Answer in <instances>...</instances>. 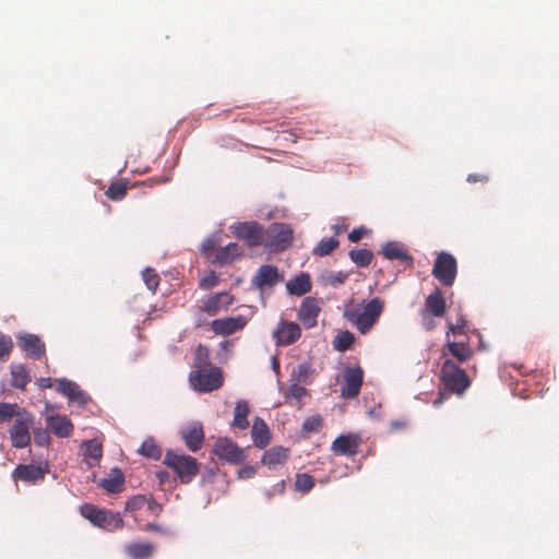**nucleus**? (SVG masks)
I'll list each match as a JSON object with an SVG mask.
<instances>
[{"instance_id": "obj_1", "label": "nucleus", "mask_w": 559, "mask_h": 559, "mask_svg": "<svg viewBox=\"0 0 559 559\" xmlns=\"http://www.w3.org/2000/svg\"><path fill=\"white\" fill-rule=\"evenodd\" d=\"M385 302L379 297L364 300L360 304H349L344 309V318L356 330L365 335L370 332L384 310Z\"/></svg>"}, {"instance_id": "obj_2", "label": "nucleus", "mask_w": 559, "mask_h": 559, "mask_svg": "<svg viewBox=\"0 0 559 559\" xmlns=\"http://www.w3.org/2000/svg\"><path fill=\"white\" fill-rule=\"evenodd\" d=\"M440 380L449 393L462 396L471 386V379L466 371L451 358L443 360L440 369Z\"/></svg>"}, {"instance_id": "obj_3", "label": "nucleus", "mask_w": 559, "mask_h": 559, "mask_svg": "<svg viewBox=\"0 0 559 559\" xmlns=\"http://www.w3.org/2000/svg\"><path fill=\"white\" fill-rule=\"evenodd\" d=\"M80 513L93 525L108 532H115L124 526V522L119 513H114L107 509H100L91 503H84L80 508Z\"/></svg>"}, {"instance_id": "obj_4", "label": "nucleus", "mask_w": 559, "mask_h": 559, "mask_svg": "<svg viewBox=\"0 0 559 559\" xmlns=\"http://www.w3.org/2000/svg\"><path fill=\"white\" fill-rule=\"evenodd\" d=\"M164 464L177 474L182 484L191 483L200 471L194 457L171 450L166 452Z\"/></svg>"}, {"instance_id": "obj_5", "label": "nucleus", "mask_w": 559, "mask_h": 559, "mask_svg": "<svg viewBox=\"0 0 559 559\" xmlns=\"http://www.w3.org/2000/svg\"><path fill=\"white\" fill-rule=\"evenodd\" d=\"M189 381L194 390L207 393L218 390L223 385L224 379L221 368L209 366L192 371Z\"/></svg>"}, {"instance_id": "obj_6", "label": "nucleus", "mask_w": 559, "mask_h": 559, "mask_svg": "<svg viewBox=\"0 0 559 559\" xmlns=\"http://www.w3.org/2000/svg\"><path fill=\"white\" fill-rule=\"evenodd\" d=\"M293 240V229L284 223H272L264 228V247L274 252L286 250Z\"/></svg>"}, {"instance_id": "obj_7", "label": "nucleus", "mask_w": 559, "mask_h": 559, "mask_svg": "<svg viewBox=\"0 0 559 559\" xmlns=\"http://www.w3.org/2000/svg\"><path fill=\"white\" fill-rule=\"evenodd\" d=\"M457 271L455 258L448 253L441 252L437 255L432 269V275L444 286H452Z\"/></svg>"}, {"instance_id": "obj_8", "label": "nucleus", "mask_w": 559, "mask_h": 559, "mask_svg": "<svg viewBox=\"0 0 559 559\" xmlns=\"http://www.w3.org/2000/svg\"><path fill=\"white\" fill-rule=\"evenodd\" d=\"M233 233L248 247H264V227L258 222H242L233 226Z\"/></svg>"}, {"instance_id": "obj_9", "label": "nucleus", "mask_w": 559, "mask_h": 559, "mask_svg": "<svg viewBox=\"0 0 559 559\" xmlns=\"http://www.w3.org/2000/svg\"><path fill=\"white\" fill-rule=\"evenodd\" d=\"M33 426V416L25 415L16 418L9 430L12 447L24 449L31 443V428Z\"/></svg>"}, {"instance_id": "obj_10", "label": "nucleus", "mask_w": 559, "mask_h": 559, "mask_svg": "<svg viewBox=\"0 0 559 559\" xmlns=\"http://www.w3.org/2000/svg\"><path fill=\"white\" fill-rule=\"evenodd\" d=\"M474 355L473 347L464 341H452L449 337V333L445 334V343L442 347L441 358L455 359L457 362L463 364L469 360Z\"/></svg>"}, {"instance_id": "obj_11", "label": "nucleus", "mask_w": 559, "mask_h": 559, "mask_svg": "<svg viewBox=\"0 0 559 559\" xmlns=\"http://www.w3.org/2000/svg\"><path fill=\"white\" fill-rule=\"evenodd\" d=\"M213 453L230 464L242 463L246 459L243 450L228 438H219L214 444Z\"/></svg>"}, {"instance_id": "obj_12", "label": "nucleus", "mask_w": 559, "mask_h": 559, "mask_svg": "<svg viewBox=\"0 0 559 559\" xmlns=\"http://www.w3.org/2000/svg\"><path fill=\"white\" fill-rule=\"evenodd\" d=\"M301 336V329L298 323L281 320L272 333L277 346H289L296 343Z\"/></svg>"}, {"instance_id": "obj_13", "label": "nucleus", "mask_w": 559, "mask_h": 559, "mask_svg": "<svg viewBox=\"0 0 559 559\" xmlns=\"http://www.w3.org/2000/svg\"><path fill=\"white\" fill-rule=\"evenodd\" d=\"M249 319L242 314L215 319L210 323L211 330L216 335L229 336L241 331L248 324Z\"/></svg>"}, {"instance_id": "obj_14", "label": "nucleus", "mask_w": 559, "mask_h": 559, "mask_svg": "<svg viewBox=\"0 0 559 559\" xmlns=\"http://www.w3.org/2000/svg\"><path fill=\"white\" fill-rule=\"evenodd\" d=\"M364 380V370L360 367L346 368L344 381L341 388V396L344 399H354L359 392Z\"/></svg>"}, {"instance_id": "obj_15", "label": "nucleus", "mask_w": 559, "mask_h": 559, "mask_svg": "<svg viewBox=\"0 0 559 559\" xmlns=\"http://www.w3.org/2000/svg\"><path fill=\"white\" fill-rule=\"evenodd\" d=\"M233 296L227 292H221L211 294L205 297L202 301V306L199 307V314L206 313L210 317L217 314L223 309H228L233 304Z\"/></svg>"}, {"instance_id": "obj_16", "label": "nucleus", "mask_w": 559, "mask_h": 559, "mask_svg": "<svg viewBox=\"0 0 559 559\" xmlns=\"http://www.w3.org/2000/svg\"><path fill=\"white\" fill-rule=\"evenodd\" d=\"M57 391L80 406H85L91 402V396L84 392L78 383L66 378L57 379Z\"/></svg>"}, {"instance_id": "obj_17", "label": "nucleus", "mask_w": 559, "mask_h": 559, "mask_svg": "<svg viewBox=\"0 0 559 559\" xmlns=\"http://www.w3.org/2000/svg\"><path fill=\"white\" fill-rule=\"evenodd\" d=\"M17 346L31 358L40 359L46 354L45 343L35 334L23 333L16 336Z\"/></svg>"}, {"instance_id": "obj_18", "label": "nucleus", "mask_w": 559, "mask_h": 559, "mask_svg": "<svg viewBox=\"0 0 559 559\" xmlns=\"http://www.w3.org/2000/svg\"><path fill=\"white\" fill-rule=\"evenodd\" d=\"M281 281L278 269L271 264L261 265L252 277V285L261 292L271 289Z\"/></svg>"}, {"instance_id": "obj_19", "label": "nucleus", "mask_w": 559, "mask_h": 559, "mask_svg": "<svg viewBox=\"0 0 559 559\" xmlns=\"http://www.w3.org/2000/svg\"><path fill=\"white\" fill-rule=\"evenodd\" d=\"M360 437L357 433L338 436L331 444V450L336 455L354 456L358 452Z\"/></svg>"}, {"instance_id": "obj_20", "label": "nucleus", "mask_w": 559, "mask_h": 559, "mask_svg": "<svg viewBox=\"0 0 559 559\" xmlns=\"http://www.w3.org/2000/svg\"><path fill=\"white\" fill-rule=\"evenodd\" d=\"M321 311L319 301L314 297H306L298 310V319L305 328L310 329L317 324V318Z\"/></svg>"}, {"instance_id": "obj_21", "label": "nucleus", "mask_w": 559, "mask_h": 559, "mask_svg": "<svg viewBox=\"0 0 559 559\" xmlns=\"http://www.w3.org/2000/svg\"><path fill=\"white\" fill-rule=\"evenodd\" d=\"M180 435L190 451L197 452L202 448L204 431L200 423H192L187 428L182 429Z\"/></svg>"}, {"instance_id": "obj_22", "label": "nucleus", "mask_w": 559, "mask_h": 559, "mask_svg": "<svg viewBox=\"0 0 559 559\" xmlns=\"http://www.w3.org/2000/svg\"><path fill=\"white\" fill-rule=\"evenodd\" d=\"M380 252L388 260H397L405 265L413 264V257L408 253L405 247L397 241H388L382 247Z\"/></svg>"}, {"instance_id": "obj_23", "label": "nucleus", "mask_w": 559, "mask_h": 559, "mask_svg": "<svg viewBox=\"0 0 559 559\" xmlns=\"http://www.w3.org/2000/svg\"><path fill=\"white\" fill-rule=\"evenodd\" d=\"M47 428L58 438H67L72 433L73 425L64 415H50L46 418Z\"/></svg>"}, {"instance_id": "obj_24", "label": "nucleus", "mask_w": 559, "mask_h": 559, "mask_svg": "<svg viewBox=\"0 0 559 559\" xmlns=\"http://www.w3.org/2000/svg\"><path fill=\"white\" fill-rule=\"evenodd\" d=\"M445 300L440 289H435L425 300V307L421 310L432 314L433 317L441 318L445 312Z\"/></svg>"}, {"instance_id": "obj_25", "label": "nucleus", "mask_w": 559, "mask_h": 559, "mask_svg": "<svg viewBox=\"0 0 559 559\" xmlns=\"http://www.w3.org/2000/svg\"><path fill=\"white\" fill-rule=\"evenodd\" d=\"M251 438L257 448H265L271 442V433L266 423L255 417L251 428Z\"/></svg>"}, {"instance_id": "obj_26", "label": "nucleus", "mask_w": 559, "mask_h": 559, "mask_svg": "<svg viewBox=\"0 0 559 559\" xmlns=\"http://www.w3.org/2000/svg\"><path fill=\"white\" fill-rule=\"evenodd\" d=\"M14 479H20L26 483H36L43 480L45 477V471L35 465L20 464L12 473Z\"/></svg>"}, {"instance_id": "obj_27", "label": "nucleus", "mask_w": 559, "mask_h": 559, "mask_svg": "<svg viewBox=\"0 0 559 559\" xmlns=\"http://www.w3.org/2000/svg\"><path fill=\"white\" fill-rule=\"evenodd\" d=\"M289 450L287 448L276 445L266 450L262 456V463L270 468L284 465L288 460Z\"/></svg>"}, {"instance_id": "obj_28", "label": "nucleus", "mask_w": 559, "mask_h": 559, "mask_svg": "<svg viewBox=\"0 0 559 559\" xmlns=\"http://www.w3.org/2000/svg\"><path fill=\"white\" fill-rule=\"evenodd\" d=\"M155 546L152 543H129L124 546V552L131 559H148L153 556Z\"/></svg>"}, {"instance_id": "obj_29", "label": "nucleus", "mask_w": 559, "mask_h": 559, "mask_svg": "<svg viewBox=\"0 0 559 559\" xmlns=\"http://www.w3.org/2000/svg\"><path fill=\"white\" fill-rule=\"evenodd\" d=\"M242 250L238 243L230 242L224 247H219L218 251L213 258L214 264H228L231 263L237 257L241 255Z\"/></svg>"}, {"instance_id": "obj_30", "label": "nucleus", "mask_w": 559, "mask_h": 559, "mask_svg": "<svg viewBox=\"0 0 559 559\" xmlns=\"http://www.w3.org/2000/svg\"><path fill=\"white\" fill-rule=\"evenodd\" d=\"M286 289L290 295L302 296L311 290L310 276L307 273H300L286 284Z\"/></svg>"}, {"instance_id": "obj_31", "label": "nucleus", "mask_w": 559, "mask_h": 559, "mask_svg": "<svg viewBox=\"0 0 559 559\" xmlns=\"http://www.w3.org/2000/svg\"><path fill=\"white\" fill-rule=\"evenodd\" d=\"M103 455L102 444L95 440H88L84 443V456L90 467L98 464Z\"/></svg>"}, {"instance_id": "obj_32", "label": "nucleus", "mask_w": 559, "mask_h": 559, "mask_svg": "<svg viewBox=\"0 0 559 559\" xmlns=\"http://www.w3.org/2000/svg\"><path fill=\"white\" fill-rule=\"evenodd\" d=\"M249 406L246 401L237 402L234 409V419L233 426L239 428L241 430L247 429L249 427L248 420Z\"/></svg>"}, {"instance_id": "obj_33", "label": "nucleus", "mask_w": 559, "mask_h": 559, "mask_svg": "<svg viewBox=\"0 0 559 559\" xmlns=\"http://www.w3.org/2000/svg\"><path fill=\"white\" fill-rule=\"evenodd\" d=\"M11 385L16 389H25L27 383L31 381V377L25 366L23 365H12L11 366Z\"/></svg>"}, {"instance_id": "obj_34", "label": "nucleus", "mask_w": 559, "mask_h": 559, "mask_svg": "<svg viewBox=\"0 0 559 559\" xmlns=\"http://www.w3.org/2000/svg\"><path fill=\"white\" fill-rule=\"evenodd\" d=\"M114 475L99 481L100 487L111 493L119 492L123 486L124 477L121 471L114 469Z\"/></svg>"}, {"instance_id": "obj_35", "label": "nucleus", "mask_w": 559, "mask_h": 559, "mask_svg": "<svg viewBox=\"0 0 559 559\" xmlns=\"http://www.w3.org/2000/svg\"><path fill=\"white\" fill-rule=\"evenodd\" d=\"M349 258L357 266L366 267L371 263L373 253L368 249H354L349 251Z\"/></svg>"}, {"instance_id": "obj_36", "label": "nucleus", "mask_w": 559, "mask_h": 559, "mask_svg": "<svg viewBox=\"0 0 559 559\" xmlns=\"http://www.w3.org/2000/svg\"><path fill=\"white\" fill-rule=\"evenodd\" d=\"M338 240L334 237L323 238L313 249V253L318 257L329 255L338 247Z\"/></svg>"}, {"instance_id": "obj_37", "label": "nucleus", "mask_w": 559, "mask_h": 559, "mask_svg": "<svg viewBox=\"0 0 559 559\" xmlns=\"http://www.w3.org/2000/svg\"><path fill=\"white\" fill-rule=\"evenodd\" d=\"M355 341V336L349 331H342L333 340V346L340 352L347 350Z\"/></svg>"}, {"instance_id": "obj_38", "label": "nucleus", "mask_w": 559, "mask_h": 559, "mask_svg": "<svg viewBox=\"0 0 559 559\" xmlns=\"http://www.w3.org/2000/svg\"><path fill=\"white\" fill-rule=\"evenodd\" d=\"M106 195L108 199L112 201H120L127 195V182L123 180H119L116 182H112L107 191Z\"/></svg>"}, {"instance_id": "obj_39", "label": "nucleus", "mask_w": 559, "mask_h": 559, "mask_svg": "<svg viewBox=\"0 0 559 559\" xmlns=\"http://www.w3.org/2000/svg\"><path fill=\"white\" fill-rule=\"evenodd\" d=\"M219 249V240L217 237L212 236L205 239L201 247L202 254L213 263V258H215V253Z\"/></svg>"}, {"instance_id": "obj_40", "label": "nucleus", "mask_w": 559, "mask_h": 559, "mask_svg": "<svg viewBox=\"0 0 559 559\" xmlns=\"http://www.w3.org/2000/svg\"><path fill=\"white\" fill-rule=\"evenodd\" d=\"M140 453L142 455L153 459V460H158L162 456L160 448L156 444V442L152 438L146 439L142 443V445L140 448Z\"/></svg>"}, {"instance_id": "obj_41", "label": "nucleus", "mask_w": 559, "mask_h": 559, "mask_svg": "<svg viewBox=\"0 0 559 559\" xmlns=\"http://www.w3.org/2000/svg\"><path fill=\"white\" fill-rule=\"evenodd\" d=\"M311 367L308 362L299 364L290 374L295 383H306L309 379Z\"/></svg>"}, {"instance_id": "obj_42", "label": "nucleus", "mask_w": 559, "mask_h": 559, "mask_svg": "<svg viewBox=\"0 0 559 559\" xmlns=\"http://www.w3.org/2000/svg\"><path fill=\"white\" fill-rule=\"evenodd\" d=\"M142 278H143L145 285L147 286V288L152 293H155L159 285L158 273L152 267H146L142 271Z\"/></svg>"}, {"instance_id": "obj_43", "label": "nucleus", "mask_w": 559, "mask_h": 559, "mask_svg": "<svg viewBox=\"0 0 559 559\" xmlns=\"http://www.w3.org/2000/svg\"><path fill=\"white\" fill-rule=\"evenodd\" d=\"M307 395H308L307 389H305L304 386H301V385H299L298 383H295V382L284 393V396L287 400L288 399L295 400L299 406L301 405L302 399L305 396H307Z\"/></svg>"}, {"instance_id": "obj_44", "label": "nucleus", "mask_w": 559, "mask_h": 559, "mask_svg": "<svg viewBox=\"0 0 559 559\" xmlns=\"http://www.w3.org/2000/svg\"><path fill=\"white\" fill-rule=\"evenodd\" d=\"M296 489L301 492L310 491L314 486V479L309 474H298L295 481Z\"/></svg>"}, {"instance_id": "obj_45", "label": "nucleus", "mask_w": 559, "mask_h": 559, "mask_svg": "<svg viewBox=\"0 0 559 559\" xmlns=\"http://www.w3.org/2000/svg\"><path fill=\"white\" fill-rule=\"evenodd\" d=\"M322 427V418L320 416H310L302 424V430L307 433L318 432Z\"/></svg>"}, {"instance_id": "obj_46", "label": "nucleus", "mask_w": 559, "mask_h": 559, "mask_svg": "<svg viewBox=\"0 0 559 559\" xmlns=\"http://www.w3.org/2000/svg\"><path fill=\"white\" fill-rule=\"evenodd\" d=\"M466 325H467V321L461 316L457 320H456V323H452L450 321H448V332L449 335L450 334H453V335H464L466 333Z\"/></svg>"}, {"instance_id": "obj_47", "label": "nucleus", "mask_w": 559, "mask_h": 559, "mask_svg": "<svg viewBox=\"0 0 559 559\" xmlns=\"http://www.w3.org/2000/svg\"><path fill=\"white\" fill-rule=\"evenodd\" d=\"M16 415V405L0 403V424L9 421Z\"/></svg>"}, {"instance_id": "obj_48", "label": "nucleus", "mask_w": 559, "mask_h": 559, "mask_svg": "<svg viewBox=\"0 0 559 559\" xmlns=\"http://www.w3.org/2000/svg\"><path fill=\"white\" fill-rule=\"evenodd\" d=\"M218 284V276L214 271H209L204 274V276L200 281V288L210 289L215 287Z\"/></svg>"}, {"instance_id": "obj_49", "label": "nucleus", "mask_w": 559, "mask_h": 559, "mask_svg": "<svg viewBox=\"0 0 559 559\" xmlns=\"http://www.w3.org/2000/svg\"><path fill=\"white\" fill-rule=\"evenodd\" d=\"M197 367H209V349L203 345H199L195 350Z\"/></svg>"}, {"instance_id": "obj_50", "label": "nucleus", "mask_w": 559, "mask_h": 559, "mask_svg": "<svg viewBox=\"0 0 559 559\" xmlns=\"http://www.w3.org/2000/svg\"><path fill=\"white\" fill-rule=\"evenodd\" d=\"M147 503V500L144 496H134L129 499L126 503L127 511H138L142 509Z\"/></svg>"}, {"instance_id": "obj_51", "label": "nucleus", "mask_w": 559, "mask_h": 559, "mask_svg": "<svg viewBox=\"0 0 559 559\" xmlns=\"http://www.w3.org/2000/svg\"><path fill=\"white\" fill-rule=\"evenodd\" d=\"M13 348V342L9 335L0 333V357L8 356Z\"/></svg>"}, {"instance_id": "obj_52", "label": "nucleus", "mask_w": 559, "mask_h": 559, "mask_svg": "<svg viewBox=\"0 0 559 559\" xmlns=\"http://www.w3.org/2000/svg\"><path fill=\"white\" fill-rule=\"evenodd\" d=\"M421 324L426 331H432L436 328V322L432 314L420 311Z\"/></svg>"}, {"instance_id": "obj_53", "label": "nucleus", "mask_w": 559, "mask_h": 559, "mask_svg": "<svg viewBox=\"0 0 559 559\" xmlns=\"http://www.w3.org/2000/svg\"><path fill=\"white\" fill-rule=\"evenodd\" d=\"M143 531L145 532H156L159 534H169V530L166 527H163L155 523H147L144 525Z\"/></svg>"}, {"instance_id": "obj_54", "label": "nucleus", "mask_w": 559, "mask_h": 559, "mask_svg": "<svg viewBox=\"0 0 559 559\" xmlns=\"http://www.w3.org/2000/svg\"><path fill=\"white\" fill-rule=\"evenodd\" d=\"M366 229L360 227V228H354L349 234H348V239L349 241L352 242H357L359 241L364 235L366 234Z\"/></svg>"}, {"instance_id": "obj_55", "label": "nucleus", "mask_w": 559, "mask_h": 559, "mask_svg": "<svg viewBox=\"0 0 559 559\" xmlns=\"http://www.w3.org/2000/svg\"><path fill=\"white\" fill-rule=\"evenodd\" d=\"M347 280V274L343 272H338L337 274H333L330 276V283L333 286L341 285Z\"/></svg>"}, {"instance_id": "obj_56", "label": "nucleus", "mask_w": 559, "mask_h": 559, "mask_svg": "<svg viewBox=\"0 0 559 559\" xmlns=\"http://www.w3.org/2000/svg\"><path fill=\"white\" fill-rule=\"evenodd\" d=\"M255 474V468L252 466H245L238 471V477L246 479L251 478Z\"/></svg>"}, {"instance_id": "obj_57", "label": "nucleus", "mask_w": 559, "mask_h": 559, "mask_svg": "<svg viewBox=\"0 0 559 559\" xmlns=\"http://www.w3.org/2000/svg\"><path fill=\"white\" fill-rule=\"evenodd\" d=\"M467 181L469 183L487 182L488 181V177L486 175H481V174H469L467 176Z\"/></svg>"}, {"instance_id": "obj_58", "label": "nucleus", "mask_w": 559, "mask_h": 559, "mask_svg": "<svg viewBox=\"0 0 559 559\" xmlns=\"http://www.w3.org/2000/svg\"><path fill=\"white\" fill-rule=\"evenodd\" d=\"M37 385L40 389H48L52 386V379L51 378H39L36 381Z\"/></svg>"}, {"instance_id": "obj_59", "label": "nucleus", "mask_w": 559, "mask_h": 559, "mask_svg": "<svg viewBox=\"0 0 559 559\" xmlns=\"http://www.w3.org/2000/svg\"><path fill=\"white\" fill-rule=\"evenodd\" d=\"M406 426H407L406 420H392L390 423V427L392 430L404 429V428H406Z\"/></svg>"}, {"instance_id": "obj_60", "label": "nucleus", "mask_w": 559, "mask_h": 559, "mask_svg": "<svg viewBox=\"0 0 559 559\" xmlns=\"http://www.w3.org/2000/svg\"><path fill=\"white\" fill-rule=\"evenodd\" d=\"M147 507L155 514H158L162 511V506L154 500L147 501Z\"/></svg>"}, {"instance_id": "obj_61", "label": "nucleus", "mask_w": 559, "mask_h": 559, "mask_svg": "<svg viewBox=\"0 0 559 559\" xmlns=\"http://www.w3.org/2000/svg\"><path fill=\"white\" fill-rule=\"evenodd\" d=\"M48 436L44 432V433H38L35 436V442L39 445H43L45 444L47 441H48Z\"/></svg>"}, {"instance_id": "obj_62", "label": "nucleus", "mask_w": 559, "mask_h": 559, "mask_svg": "<svg viewBox=\"0 0 559 559\" xmlns=\"http://www.w3.org/2000/svg\"><path fill=\"white\" fill-rule=\"evenodd\" d=\"M445 399H447V393L439 392L438 397L433 401V406L439 407Z\"/></svg>"}, {"instance_id": "obj_63", "label": "nucleus", "mask_w": 559, "mask_h": 559, "mask_svg": "<svg viewBox=\"0 0 559 559\" xmlns=\"http://www.w3.org/2000/svg\"><path fill=\"white\" fill-rule=\"evenodd\" d=\"M206 323V320L204 318V313L202 316L199 314V309L197 310V320H195V326L200 328L203 324Z\"/></svg>"}, {"instance_id": "obj_64", "label": "nucleus", "mask_w": 559, "mask_h": 559, "mask_svg": "<svg viewBox=\"0 0 559 559\" xmlns=\"http://www.w3.org/2000/svg\"><path fill=\"white\" fill-rule=\"evenodd\" d=\"M273 367L278 369V362H277L276 358H274V360H273Z\"/></svg>"}]
</instances>
